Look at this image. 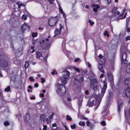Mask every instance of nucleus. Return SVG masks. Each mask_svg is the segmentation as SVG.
Listing matches in <instances>:
<instances>
[{
    "label": "nucleus",
    "mask_w": 130,
    "mask_h": 130,
    "mask_svg": "<svg viewBox=\"0 0 130 130\" xmlns=\"http://www.w3.org/2000/svg\"><path fill=\"white\" fill-rule=\"evenodd\" d=\"M70 72L68 70H66L64 72L63 77L61 79L62 84H60L59 82L55 84V89L58 94L61 95L64 94L66 92L65 87L63 85H65L67 81L69 79Z\"/></svg>",
    "instance_id": "nucleus-1"
},
{
    "label": "nucleus",
    "mask_w": 130,
    "mask_h": 130,
    "mask_svg": "<svg viewBox=\"0 0 130 130\" xmlns=\"http://www.w3.org/2000/svg\"><path fill=\"white\" fill-rule=\"evenodd\" d=\"M107 84L105 81H104L101 84L100 87L101 88V93L98 96H95L96 102L98 101V104L95 107L96 109L99 107L101 102V99L104 95L107 88Z\"/></svg>",
    "instance_id": "nucleus-2"
},
{
    "label": "nucleus",
    "mask_w": 130,
    "mask_h": 130,
    "mask_svg": "<svg viewBox=\"0 0 130 130\" xmlns=\"http://www.w3.org/2000/svg\"><path fill=\"white\" fill-rule=\"evenodd\" d=\"M40 42L41 44L43 43L44 45L43 46H41L42 47L43 49L44 50H48L51 46V41L50 39L48 38L44 39L43 40H41Z\"/></svg>",
    "instance_id": "nucleus-3"
},
{
    "label": "nucleus",
    "mask_w": 130,
    "mask_h": 130,
    "mask_svg": "<svg viewBox=\"0 0 130 130\" xmlns=\"http://www.w3.org/2000/svg\"><path fill=\"white\" fill-rule=\"evenodd\" d=\"M127 47L121 46V54H122V56H121V58L123 62L125 63H126L124 60H125L126 58V54L125 52L127 50Z\"/></svg>",
    "instance_id": "nucleus-4"
},
{
    "label": "nucleus",
    "mask_w": 130,
    "mask_h": 130,
    "mask_svg": "<svg viewBox=\"0 0 130 130\" xmlns=\"http://www.w3.org/2000/svg\"><path fill=\"white\" fill-rule=\"evenodd\" d=\"M10 65V62L7 59H3L0 61V67H1L6 68Z\"/></svg>",
    "instance_id": "nucleus-5"
},
{
    "label": "nucleus",
    "mask_w": 130,
    "mask_h": 130,
    "mask_svg": "<svg viewBox=\"0 0 130 130\" xmlns=\"http://www.w3.org/2000/svg\"><path fill=\"white\" fill-rule=\"evenodd\" d=\"M57 21L56 18L51 17L48 20V24L50 26H53L55 25Z\"/></svg>",
    "instance_id": "nucleus-6"
},
{
    "label": "nucleus",
    "mask_w": 130,
    "mask_h": 130,
    "mask_svg": "<svg viewBox=\"0 0 130 130\" xmlns=\"http://www.w3.org/2000/svg\"><path fill=\"white\" fill-rule=\"evenodd\" d=\"M59 29L58 28H57L54 31V33L55 35L54 36V37L60 34L62 29L64 28V26L61 24H60L59 25Z\"/></svg>",
    "instance_id": "nucleus-7"
},
{
    "label": "nucleus",
    "mask_w": 130,
    "mask_h": 130,
    "mask_svg": "<svg viewBox=\"0 0 130 130\" xmlns=\"http://www.w3.org/2000/svg\"><path fill=\"white\" fill-rule=\"evenodd\" d=\"M117 9L116 8L114 7L113 8L112 10L111 11L112 16L111 18V20H112L115 19L114 17H115V16L116 14V13L118 15H119L120 13V12L119 11H117L116 12V11Z\"/></svg>",
    "instance_id": "nucleus-8"
},
{
    "label": "nucleus",
    "mask_w": 130,
    "mask_h": 130,
    "mask_svg": "<svg viewBox=\"0 0 130 130\" xmlns=\"http://www.w3.org/2000/svg\"><path fill=\"white\" fill-rule=\"evenodd\" d=\"M118 110L119 112L123 107V100L121 99H119L118 100Z\"/></svg>",
    "instance_id": "nucleus-9"
},
{
    "label": "nucleus",
    "mask_w": 130,
    "mask_h": 130,
    "mask_svg": "<svg viewBox=\"0 0 130 130\" xmlns=\"http://www.w3.org/2000/svg\"><path fill=\"white\" fill-rule=\"evenodd\" d=\"M127 12L126 10L123 9L119 16V19H122L126 18Z\"/></svg>",
    "instance_id": "nucleus-10"
},
{
    "label": "nucleus",
    "mask_w": 130,
    "mask_h": 130,
    "mask_svg": "<svg viewBox=\"0 0 130 130\" xmlns=\"http://www.w3.org/2000/svg\"><path fill=\"white\" fill-rule=\"evenodd\" d=\"M21 29L23 32L26 29L29 30V26L27 24L24 23L21 27Z\"/></svg>",
    "instance_id": "nucleus-11"
},
{
    "label": "nucleus",
    "mask_w": 130,
    "mask_h": 130,
    "mask_svg": "<svg viewBox=\"0 0 130 130\" xmlns=\"http://www.w3.org/2000/svg\"><path fill=\"white\" fill-rule=\"evenodd\" d=\"M91 6L93 7V11L95 12L97 11V10L100 8V6L98 4H93Z\"/></svg>",
    "instance_id": "nucleus-12"
},
{
    "label": "nucleus",
    "mask_w": 130,
    "mask_h": 130,
    "mask_svg": "<svg viewBox=\"0 0 130 130\" xmlns=\"http://www.w3.org/2000/svg\"><path fill=\"white\" fill-rule=\"evenodd\" d=\"M54 113H52V114L48 117L46 119V121L48 123L50 122L52 120L53 116L54 115Z\"/></svg>",
    "instance_id": "nucleus-13"
},
{
    "label": "nucleus",
    "mask_w": 130,
    "mask_h": 130,
    "mask_svg": "<svg viewBox=\"0 0 130 130\" xmlns=\"http://www.w3.org/2000/svg\"><path fill=\"white\" fill-rule=\"evenodd\" d=\"M108 113V111L107 110V109H105L102 112V114H103V118H107V115Z\"/></svg>",
    "instance_id": "nucleus-14"
},
{
    "label": "nucleus",
    "mask_w": 130,
    "mask_h": 130,
    "mask_svg": "<svg viewBox=\"0 0 130 130\" xmlns=\"http://www.w3.org/2000/svg\"><path fill=\"white\" fill-rule=\"evenodd\" d=\"M125 94L126 95L127 97L130 96V88H127L126 90Z\"/></svg>",
    "instance_id": "nucleus-15"
},
{
    "label": "nucleus",
    "mask_w": 130,
    "mask_h": 130,
    "mask_svg": "<svg viewBox=\"0 0 130 130\" xmlns=\"http://www.w3.org/2000/svg\"><path fill=\"white\" fill-rule=\"evenodd\" d=\"M103 64H99L98 65V68L102 72L104 73V71L103 68Z\"/></svg>",
    "instance_id": "nucleus-16"
},
{
    "label": "nucleus",
    "mask_w": 130,
    "mask_h": 130,
    "mask_svg": "<svg viewBox=\"0 0 130 130\" xmlns=\"http://www.w3.org/2000/svg\"><path fill=\"white\" fill-rule=\"evenodd\" d=\"M93 80L94 82V83L92 84V87L93 89L95 90L97 89V84L95 80Z\"/></svg>",
    "instance_id": "nucleus-17"
},
{
    "label": "nucleus",
    "mask_w": 130,
    "mask_h": 130,
    "mask_svg": "<svg viewBox=\"0 0 130 130\" xmlns=\"http://www.w3.org/2000/svg\"><path fill=\"white\" fill-rule=\"evenodd\" d=\"M94 103V101L92 100V101H91L90 100L88 103L87 106H88L89 107H92L93 106Z\"/></svg>",
    "instance_id": "nucleus-18"
},
{
    "label": "nucleus",
    "mask_w": 130,
    "mask_h": 130,
    "mask_svg": "<svg viewBox=\"0 0 130 130\" xmlns=\"http://www.w3.org/2000/svg\"><path fill=\"white\" fill-rule=\"evenodd\" d=\"M13 61L14 63L16 64H19L20 63V60L16 58L14 59Z\"/></svg>",
    "instance_id": "nucleus-19"
},
{
    "label": "nucleus",
    "mask_w": 130,
    "mask_h": 130,
    "mask_svg": "<svg viewBox=\"0 0 130 130\" xmlns=\"http://www.w3.org/2000/svg\"><path fill=\"white\" fill-rule=\"evenodd\" d=\"M59 11L61 13L64 17L65 20H66V16L64 13L63 12L62 9L61 8V7L59 5Z\"/></svg>",
    "instance_id": "nucleus-20"
},
{
    "label": "nucleus",
    "mask_w": 130,
    "mask_h": 130,
    "mask_svg": "<svg viewBox=\"0 0 130 130\" xmlns=\"http://www.w3.org/2000/svg\"><path fill=\"white\" fill-rule=\"evenodd\" d=\"M126 71L127 73H130V63L127 66Z\"/></svg>",
    "instance_id": "nucleus-21"
},
{
    "label": "nucleus",
    "mask_w": 130,
    "mask_h": 130,
    "mask_svg": "<svg viewBox=\"0 0 130 130\" xmlns=\"http://www.w3.org/2000/svg\"><path fill=\"white\" fill-rule=\"evenodd\" d=\"M42 53L39 52H37L36 53V57L40 58L42 57Z\"/></svg>",
    "instance_id": "nucleus-22"
},
{
    "label": "nucleus",
    "mask_w": 130,
    "mask_h": 130,
    "mask_svg": "<svg viewBox=\"0 0 130 130\" xmlns=\"http://www.w3.org/2000/svg\"><path fill=\"white\" fill-rule=\"evenodd\" d=\"M16 4L18 5V7L19 8H21V6L22 7H24V5L22 4H19L18 2H17L16 3Z\"/></svg>",
    "instance_id": "nucleus-23"
},
{
    "label": "nucleus",
    "mask_w": 130,
    "mask_h": 130,
    "mask_svg": "<svg viewBox=\"0 0 130 130\" xmlns=\"http://www.w3.org/2000/svg\"><path fill=\"white\" fill-rule=\"evenodd\" d=\"M107 74L109 77L111 79H112L113 76L111 73L110 72H108Z\"/></svg>",
    "instance_id": "nucleus-24"
},
{
    "label": "nucleus",
    "mask_w": 130,
    "mask_h": 130,
    "mask_svg": "<svg viewBox=\"0 0 130 130\" xmlns=\"http://www.w3.org/2000/svg\"><path fill=\"white\" fill-rule=\"evenodd\" d=\"M29 64V62L28 61H26L25 63L24 66L25 69L27 68Z\"/></svg>",
    "instance_id": "nucleus-25"
},
{
    "label": "nucleus",
    "mask_w": 130,
    "mask_h": 130,
    "mask_svg": "<svg viewBox=\"0 0 130 130\" xmlns=\"http://www.w3.org/2000/svg\"><path fill=\"white\" fill-rule=\"evenodd\" d=\"M76 127V125L75 124H73L71 125L70 126V127L71 129H75Z\"/></svg>",
    "instance_id": "nucleus-26"
},
{
    "label": "nucleus",
    "mask_w": 130,
    "mask_h": 130,
    "mask_svg": "<svg viewBox=\"0 0 130 130\" xmlns=\"http://www.w3.org/2000/svg\"><path fill=\"white\" fill-rule=\"evenodd\" d=\"M26 118L25 119V120L26 121H27L29 118V115L27 113L26 114Z\"/></svg>",
    "instance_id": "nucleus-27"
},
{
    "label": "nucleus",
    "mask_w": 130,
    "mask_h": 130,
    "mask_svg": "<svg viewBox=\"0 0 130 130\" xmlns=\"http://www.w3.org/2000/svg\"><path fill=\"white\" fill-rule=\"evenodd\" d=\"M48 56V54H46L45 56L44 57V60L45 61V62H47V58Z\"/></svg>",
    "instance_id": "nucleus-28"
},
{
    "label": "nucleus",
    "mask_w": 130,
    "mask_h": 130,
    "mask_svg": "<svg viewBox=\"0 0 130 130\" xmlns=\"http://www.w3.org/2000/svg\"><path fill=\"white\" fill-rule=\"evenodd\" d=\"M40 118L41 120H42L43 121H44L45 120V117L43 115H42L41 116Z\"/></svg>",
    "instance_id": "nucleus-29"
},
{
    "label": "nucleus",
    "mask_w": 130,
    "mask_h": 130,
    "mask_svg": "<svg viewBox=\"0 0 130 130\" xmlns=\"http://www.w3.org/2000/svg\"><path fill=\"white\" fill-rule=\"evenodd\" d=\"M79 125L84 126L85 125V124L84 122L83 121H80L79 122Z\"/></svg>",
    "instance_id": "nucleus-30"
},
{
    "label": "nucleus",
    "mask_w": 130,
    "mask_h": 130,
    "mask_svg": "<svg viewBox=\"0 0 130 130\" xmlns=\"http://www.w3.org/2000/svg\"><path fill=\"white\" fill-rule=\"evenodd\" d=\"M10 87L9 86H8L7 88L5 89V91L7 92H8L10 91Z\"/></svg>",
    "instance_id": "nucleus-31"
},
{
    "label": "nucleus",
    "mask_w": 130,
    "mask_h": 130,
    "mask_svg": "<svg viewBox=\"0 0 130 130\" xmlns=\"http://www.w3.org/2000/svg\"><path fill=\"white\" fill-rule=\"evenodd\" d=\"M22 19L25 20L27 19V16L25 14H23L22 15Z\"/></svg>",
    "instance_id": "nucleus-32"
},
{
    "label": "nucleus",
    "mask_w": 130,
    "mask_h": 130,
    "mask_svg": "<svg viewBox=\"0 0 130 130\" xmlns=\"http://www.w3.org/2000/svg\"><path fill=\"white\" fill-rule=\"evenodd\" d=\"M88 22L90 24V25L91 26L93 25L94 24V22H93L92 21L90 20H89Z\"/></svg>",
    "instance_id": "nucleus-33"
},
{
    "label": "nucleus",
    "mask_w": 130,
    "mask_h": 130,
    "mask_svg": "<svg viewBox=\"0 0 130 130\" xmlns=\"http://www.w3.org/2000/svg\"><path fill=\"white\" fill-rule=\"evenodd\" d=\"M37 32H32V37H34L37 36Z\"/></svg>",
    "instance_id": "nucleus-34"
},
{
    "label": "nucleus",
    "mask_w": 130,
    "mask_h": 130,
    "mask_svg": "<svg viewBox=\"0 0 130 130\" xmlns=\"http://www.w3.org/2000/svg\"><path fill=\"white\" fill-rule=\"evenodd\" d=\"M66 117H67V120H69L70 121L71 120V119H72L71 118L69 115H67L66 116Z\"/></svg>",
    "instance_id": "nucleus-35"
},
{
    "label": "nucleus",
    "mask_w": 130,
    "mask_h": 130,
    "mask_svg": "<svg viewBox=\"0 0 130 130\" xmlns=\"http://www.w3.org/2000/svg\"><path fill=\"white\" fill-rule=\"evenodd\" d=\"M9 123L8 121H6L4 122V124L5 126H7L9 125Z\"/></svg>",
    "instance_id": "nucleus-36"
},
{
    "label": "nucleus",
    "mask_w": 130,
    "mask_h": 130,
    "mask_svg": "<svg viewBox=\"0 0 130 130\" xmlns=\"http://www.w3.org/2000/svg\"><path fill=\"white\" fill-rule=\"evenodd\" d=\"M51 74L52 75H54L55 74H57V72L56 71V70H54L53 71L51 72Z\"/></svg>",
    "instance_id": "nucleus-37"
},
{
    "label": "nucleus",
    "mask_w": 130,
    "mask_h": 130,
    "mask_svg": "<svg viewBox=\"0 0 130 130\" xmlns=\"http://www.w3.org/2000/svg\"><path fill=\"white\" fill-rule=\"evenodd\" d=\"M104 34L105 35V36L107 35V36L108 37H109V35L107 32V31H105L104 32Z\"/></svg>",
    "instance_id": "nucleus-38"
},
{
    "label": "nucleus",
    "mask_w": 130,
    "mask_h": 130,
    "mask_svg": "<svg viewBox=\"0 0 130 130\" xmlns=\"http://www.w3.org/2000/svg\"><path fill=\"white\" fill-rule=\"evenodd\" d=\"M29 79L31 82H34L35 81L34 79L32 77H29Z\"/></svg>",
    "instance_id": "nucleus-39"
},
{
    "label": "nucleus",
    "mask_w": 130,
    "mask_h": 130,
    "mask_svg": "<svg viewBox=\"0 0 130 130\" xmlns=\"http://www.w3.org/2000/svg\"><path fill=\"white\" fill-rule=\"evenodd\" d=\"M51 130H60V128L59 127H56V129L52 128Z\"/></svg>",
    "instance_id": "nucleus-40"
},
{
    "label": "nucleus",
    "mask_w": 130,
    "mask_h": 130,
    "mask_svg": "<svg viewBox=\"0 0 130 130\" xmlns=\"http://www.w3.org/2000/svg\"><path fill=\"white\" fill-rule=\"evenodd\" d=\"M34 46H31V49L32 50L31 51V53H33L35 51V50H34Z\"/></svg>",
    "instance_id": "nucleus-41"
},
{
    "label": "nucleus",
    "mask_w": 130,
    "mask_h": 130,
    "mask_svg": "<svg viewBox=\"0 0 130 130\" xmlns=\"http://www.w3.org/2000/svg\"><path fill=\"white\" fill-rule=\"evenodd\" d=\"M50 3L52 4H53V2H54V0H47Z\"/></svg>",
    "instance_id": "nucleus-42"
},
{
    "label": "nucleus",
    "mask_w": 130,
    "mask_h": 130,
    "mask_svg": "<svg viewBox=\"0 0 130 130\" xmlns=\"http://www.w3.org/2000/svg\"><path fill=\"white\" fill-rule=\"evenodd\" d=\"M41 82L42 83H44L45 81V80L43 78H41Z\"/></svg>",
    "instance_id": "nucleus-43"
},
{
    "label": "nucleus",
    "mask_w": 130,
    "mask_h": 130,
    "mask_svg": "<svg viewBox=\"0 0 130 130\" xmlns=\"http://www.w3.org/2000/svg\"><path fill=\"white\" fill-rule=\"evenodd\" d=\"M22 54V52L21 51H19L17 54L18 56H20Z\"/></svg>",
    "instance_id": "nucleus-44"
},
{
    "label": "nucleus",
    "mask_w": 130,
    "mask_h": 130,
    "mask_svg": "<svg viewBox=\"0 0 130 130\" xmlns=\"http://www.w3.org/2000/svg\"><path fill=\"white\" fill-rule=\"evenodd\" d=\"M101 124L102 125L105 126L106 125V124L105 123V122L104 121H103L101 123Z\"/></svg>",
    "instance_id": "nucleus-45"
},
{
    "label": "nucleus",
    "mask_w": 130,
    "mask_h": 130,
    "mask_svg": "<svg viewBox=\"0 0 130 130\" xmlns=\"http://www.w3.org/2000/svg\"><path fill=\"white\" fill-rule=\"evenodd\" d=\"M74 69L76 70L78 72H80V70L78 68H74Z\"/></svg>",
    "instance_id": "nucleus-46"
},
{
    "label": "nucleus",
    "mask_w": 130,
    "mask_h": 130,
    "mask_svg": "<svg viewBox=\"0 0 130 130\" xmlns=\"http://www.w3.org/2000/svg\"><path fill=\"white\" fill-rule=\"evenodd\" d=\"M130 39V36H127L126 37L125 40L126 41Z\"/></svg>",
    "instance_id": "nucleus-47"
},
{
    "label": "nucleus",
    "mask_w": 130,
    "mask_h": 130,
    "mask_svg": "<svg viewBox=\"0 0 130 130\" xmlns=\"http://www.w3.org/2000/svg\"><path fill=\"white\" fill-rule=\"evenodd\" d=\"M43 130H46L47 128V126L46 125H43Z\"/></svg>",
    "instance_id": "nucleus-48"
},
{
    "label": "nucleus",
    "mask_w": 130,
    "mask_h": 130,
    "mask_svg": "<svg viewBox=\"0 0 130 130\" xmlns=\"http://www.w3.org/2000/svg\"><path fill=\"white\" fill-rule=\"evenodd\" d=\"M65 44H66V43H64V42H63L62 44V46L64 48H65Z\"/></svg>",
    "instance_id": "nucleus-49"
},
{
    "label": "nucleus",
    "mask_w": 130,
    "mask_h": 130,
    "mask_svg": "<svg viewBox=\"0 0 130 130\" xmlns=\"http://www.w3.org/2000/svg\"><path fill=\"white\" fill-rule=\"evenodd\" d=\"M80 59L79 58H77L75 59L74 60L75 62H78L79 61Z\"/></svg>",
    "instance_id": "nucleus-50"
},
{
    "label": "nucleus",
    "mask_w": 130,
    "mask_h": 130,
    "mask_svg": "<svg viewBox=\"0 0 130 130\" xmlns=\"http://www.w3.org/2000/svg\"><path fill=\"white\" fill-rule=\"evenodd\" d=\"M57 126V124L56 123H54L52 124V126L53 127H56Z\"/></svg>",
    "instance_id": "nucleus-51"
},
{
    "label": "nucleus",
    "mask_w": 130,
    "mask_h": 130,
    "mask_svg": "<svg viewBox=\"0 0 130 130\" xmlns=\"http://www.w3.org/2000/svg\"><path fill=\"white\" fill-rule=\"evenodd\" d=\"M87 64H88V67H89V68H90L91 67V64L89 63V62H87Z\"/></svg>",
    "instance_id": "nucleus-52"
},
{
    "label": "nucleus",
    "mask_w": 130,
    "mask_h": 130,
    "mask_svg": "<svg viewBox=\"0 0 130 130\" xmlns=\"http://www.w3.org/2000/svg\"><path fill=\"white\" fill-rule=\"evenodd\" d=\"M90 123V122L89 121H87V123H86L87 126H88L89 125Z\"/></svg>",
    "instance_id": "nucleus-53"
},
{
    "label": "nucleus",
    "mask_w": 130,
    "mask_h": 130,
    "mask_svg": "<svg viewBox=\"0 0 130 130\" xmlns=\"http://www.w3.org/2000/svg\"><path fill=\"white\" fill-rule=\"evenodd\" d=\"M126 30L128 32H130V28L127 27V28L126 29Z\"/></svg>",
    "instance_id": "nucleus-54"
},
{
    "label": "nucleus",
    "mask_w": 130,
    "mask_h": 130,
    "mask_svg": "<svg viewBox=\"0 0 130 130\" xmlns=\"http://www.w3.org/2000/svg\"><path fill=\"white\" fill-rule=\"evenodd\" d=\"M34 86L36 87H37L38 86V85L37 83H36L35 84Z\"/></svg>",
    "instance_id": "nucleus-55"
},
{
    "label": "nucleus",
    "mask_w": 130,
    "mask_h": 130,
    "mask_svg": "<svg viewBox=\"0 0 130 130\" xmlns=\"http://www.w3.org/2000/svg\"><path fill=\"white\" fill-rule=\"evenodd\" d=\"M104 76V75L102 73L101 74L100 76V78H102Z\"/></svg>",
    "instance_id": "nucleus-56"
},
{
    "label": "nucleus",
    "mask_w": 130,
    "mask_h": 130,
    "mask_svg": "<svg viewBox=\"0 0 130 130\" xmlns=\"http://www.w3.org/2000/svg\"><path fill=\"white\" fill-rule=\"evenodd\" d=\"M90 74H92L93 77L94 76V73H92V72L91 70L90 71Z\"/></svg>",
    "instance_id": "nucleus-57"
},
{
    "label": "nucleus",
    "mask_w": 130,
    "mask_h": 130,
    "mask_svg": "<svg viewBox=\"0 0 130 130\" xmlns=\"http://www.w3.org/2000/svg\"><path fill=\"white\" fill-rule=\"evenodd\" d=\"M64 126L65 129V130H69L66 125H64Z\"/></svg>",
    "instance_id": "nucleus-58"
},
{
    "label": "nucleus",
    "mask_w": 130,
    "mask_h": 130,
    "mask_svg": "<svg viewBox=\"0 0 130 130\" xmlns=\"http://www.w3.org/2000/svg\"><path fill=\"white\" fill-rule=\"evenodd\" d=\"M89 78L91 80V85L92 84V82L93 81V80H92V81H91V80L92 79V78L91 76H90L89 77Z\"/></svg>",
    "instance_id": "nucleus-59"
},
{
    "label": "nucleus",
    "mask_w": 130,
    "mask_h": 130,
    "mask_svg": "<svg viewBox=\"0 0 130 130\" xmlns=\"http://www.w3.org/2000/svg\"><path fill=\"white\" fill-rule=\"evenodd\" d=\"M21 116V114H19L18 116V115H17V116L18 117V119H19V118Z\"/></svg>",
    "instance_id": "nucleus-60"
},
{
    "label": "nucleus",
    "mask_w": 130,
    "mask_h": 130,
    "mask_svg": "<svg viewBox=\"0 0 130 130\" xmlns=\"http://www.w3.org/2000/svg\"><path fill=\"white\" fill-rule=\"evenodd\" d=\"M98 57L100 58H102V56L100 54L99 56Z\"/></svg>",
    "instance_id": "nucleus-61"
},
{
    "label": "nucleus",
    "mask_w": 130,
    "mask_h": 130,
    "mask_svg": "<svg viewBox=\"0 0 130 130\" xmlns=\"http://www.w3.org/2000/svg\"><path fill=\"white\" fill-rule=\"evenodd\" d=\"M74 79L75 80H78V77L77 76L75 77L74 78Z\"/></svg>",
    "instance_id": "nucleus-62"
},
{
    "label": "nucleus",
    "mask_w": 130,
    "mask_h": 130,
    "mask_svg": "<svg viewBox=\"0 0 130 130\" xmlns=\"http://www.w3.org/2000/svg\"><path fill=\"white\" fill-rule=\"evenodd\" d=\"M40 96L41 97H43L44 96V94L43 93H41L40 95Z\"/></svg>",
    "instance_id": "nucleus-63"
},
{
    "label": "nucleus",
    "mask_w": 130,
    "mask_h": 130,
    "mask_svg": "<svg viewBox=\"0 0 130 130\" xmlns=\"http://www.w3.org/2000/svg\"><path fill=\"white\" fill-rule=\"evenodd\" d=\"M85 94L86 95H87V94H88V91H85Z\"/></svg>",
    "instance_id": "nucleus-64"
}]
</instances>
